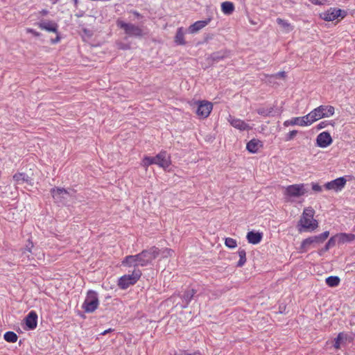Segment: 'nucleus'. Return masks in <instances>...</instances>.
Instances as JSON below:
<instances>
[{"mask_svg": "<svg viewBox=\"0 0 355 355\" xmlns=\"http://www.w3.org/2000/svg\"><path fill=\"white\" fill-rule=\"evenodd\" d=\"M315 210L312 207L304 209L302 215L299 220L300 232H311L318 227V222L314 218Z\"/></svg>", "mask_w": 355, "mask_h": 355, "instance_id": "obj_1", "label": "nucleus"}, {"mask_svg": "<svg viewBox=\"0 0 355 355\" xmlns=\"http://www.w3.org/2000/svg\"><path fill=\"white\" fill-rule=\"evenodd\" d=\"M155 164L161 168H168L171 165L170 156L164 150L159 152L155 157L144 156L141 161L142 167L147 168L148 166Z\"/></svg>", "mask_w": 355, "mask_h": 355, "instance_id": "obj_2", "label": "nucleus"}, {"mask_svg": "<svg viewBox=\"0 0 355 355\" xmlns=\"http://www.w3.org/2000/svg\"><path fill=\"white\" fill-rule=\"evenodd\" d=\"M307 193V184L304 183L286 186L283 190V195L286 202H293L294 199L301 198Z\"/></svg>", "mask_w": 355, "mask_h": 355, "instance_id": "obj_3", "label": "nucleus"}, {"mask_svg": "<svg viewBox=\"0 0 355 355\" xmlns=\"http://www.w3.org/2000/svg\"><path fill=\"white\" fill-rule=\"evenodd\" d=\"M334 110L333 105H320L313 109L308 115L311 118V121L316 122L322 118L332 116L334 114Z\"/></svg>", "mask_w": 355, "mask_h": 355, "instance_id": "obj_4", "label": "nucleus"}, {"mask_svg": "<svg viewBox=\"0 0 355 355\" xmlns=\"http://www.w3.org/2000/svg\"><path fill=\"white\" fill-rule=\"evenodd\" d=\"M141 272L139 269H134L131 274L123 275L118 279L119 288L125 290L135 285L140 279Z\"/></svg>", "mask_w": 355, "mask_h": 355, "instance_id": "obj_5", "label": "nucleus"}, {"mask_svg": "<svg viewBox=\"0 0 355 355\" xmlns=\"http://www.w3.org/2000/svg\"><path fill=\"white\" fill-rule=\"evenodd\" d=\"M99 304L100 302L96 291L89 290L87 292L85 300L82 304V309L85 313H92L98 309Z\"/></svg>", "mask_w": 355, "mask_h": 355, "instance_id": "obj_6", "label": "nucleus"}, {"mask_svg": "<svg viewBox=\"0 0 355 355\" xmlns=\"http://www.w3.org/2000/svg\"><path fill=\"white\" fill-rule=\"evenodd\" d=\"M159 255V249L156 247H152L148 250H144L139 254H136L139 259V263L141 266L148 265L158 257Z\"/></svg>", "mask_w": 355, "mask_h": 355, "instance_id": "obj_7", "label": "nucleus"}, {"mask_svg": "<svg viewBox=\"0 0 355 355\" xmlns=\"http://www.w3.org/2000/svg\"><path fill=\"white\" fill-rule=\"evenodd\" d=\"M117 27L123 30L126 35L130 37H141L144 35V33L140 27L134 25L133 24L126 23L121 19L116 21Z\"/></svg>", "mask_w": 355, "mask_h": 355, "instance_id": "obj_8", "label": "nucleus"}, {"mask_svg": "<svg viewBox=\"0 0 355 355\" xmlns=\"http://www.w3.org/2000/svg\"><path fill=\"white\" fill-rule=\"evenodd\" d=\"M194 104L197 106L196 114L198 115V118L205 119L209 117L211 110H213L212 103L206 100H202L195 101Z\"/></svg>", "mask_w": 355, "mask_h": 355, "instance_id": "obj_9", "label": "nucleus"}, {"mask_svg": "<svg viewBox=\"0 0 355 355\" xmlns=\"http://www.w3.org/2000/svg\"><path fill=\"white\" fill-rule=\"evenodd\" d=\"M319 17H320L322 20L327 21H332L338 18L343 19L345 17V11L340 8H330L319 14Z\"/></svg>", "mask_w": 355, "mask_h": 355, "instance_id": "obj_10", "label": "nucleus"}, {"mask_svg": "<svg viewBox=\"0 0 355 355\" xmlns=\"http://www.w3.org/2000/svg\"><path fill=\"white\" fill-rule=\"evenodd\" d=\"M347 180L345 177H340L330 182H327L323 187L327 191H332L334 192L341 191L345 186Z\"/></svg>", "mask_w": 355, "mask_h": 355, "instance_id": "obj_11", "label": "nucleus"}, {"mask_svg": "<svg viewBox=\"0 0 355 355\" xmlns=\"http://www.w3.org/2000/svg\"><path fill=\"white\" fill-rule=\"evenodd\" d=\"M227 121L231 124L232 128L239 130L240 131L250 130L252 129V127L250 126L249 123L232 115L228 116Z\"/></svg>", "mask_w": 355, "mask_h": 355, "instance_id": "obj_12", "label": "nucleus"}, {"mask_svg": "<svg viewBox=\"0 0 355 355\" xmlns=\"http://www.w3.org/2000/svg\"><path fill=\"white\" fill-rule=\"evenodd\" d=\"M333 139L329 132H322L316 137V145L319 148H326L332 144Z\"/></svg>", "mask_w": 355, "mask_h": 355, "instance_id": "obj_13", "label": "nucleus"}, {"mask_svg": "<svg viewBox=\"0 0 355 355\" xmlns=\"http://www.w3.org/2000/svg\"><path fill=\"white\" fill-rule=\"evenodd\" d=\"M320 243H322V242L317 240V239L314 236H311L306 239H304L303 241L301 242L300 252H306L309 250V249L314 248L315 245Z\"/></svg>", "mask_w": 355, "mask_h": 355, "instance_id": "obj_14", "label": "nucleus"}, {"mask_svg": "<svg viewBox=\"0 0 355 355\" xmlns=\"http://www.w3.org/2000/svg\"><path fill=\"white\" fill-rule=\"evenodd\" d=\"M263 147V144L262 141L256 138L252 139L246 144V150L249 151L250 153H257Z\"/></svg>", "mask_w": 355, "mask_h": 355, "instance_id": "obj_15", "label": "nucleus"}, {"mask_svg": "<svg viewBox=\"0 0 355 355\" xmlns=\"http://www.w3.org/2000/svg\"><path fill=\"white\" fill-rule=\"evenodd\" d=\"M291 119L293 121L294 125L300 127H307L315 123L314 121H311L309 114H305L302 117H293Z\"/></svg>", "mask_w": 355, "mask_h": 355, "instance_id": "obj_16", "label": "nucleus"}, {"mask_svg": "<svg viewBox=\"0 0 355 355\" xmlns=\"http://www.w3.org/2000/svg\"><path fill=\"white\" fill-rule=\"evenodd\" d=\"M211 21V18H208L206 20H199L196 21L194 24L189 26L188 31L189 33L193 34L201 29L206 27V26L209 25Z\"/></svg>", "mask_w": 355, "mask_h": 355, "instance_id": "obj_17", "label": "nucleus"}, {"mask_svg": "<svg viewBox=\"0 0 355 355\" xmlns=\"http://www.w3.org/2000/svg\"><path fill=\"white\" fill-rule=\"evenodd\" d=\"M263 236L262 232L250 231L247 232L246 239L250 244L257 245L261 241Z\"/></svg>", "mask_w": 355, "mask_h": 355, "instance_id": "obj_18", "label": "nucleus"}, {"mask_svg": "<svg viewBox=\"0 0 355 355\" xmlns=\"http://www.w3.org/2000/svg\"><path fill=\"white\" fill-rule=\"evenodd\" d=\"M337 243L344 244L347 242H352L355 240V235L353 234L340 233L333 236Z\"/></svg>", "mask_w": 355, "mask_h": 355, "instance_id": "obj_19", "label": "nucleus"}, {"mask_svg": "<svg viewBox=\"0 0 355 355\" xmlns=\"http://www.w3.org/2000/svg\"><path fill=\"white\" fill-rule=\"evenodd\" d=\"M38 316L37 315L35 311H29L26 318H25V324L28 328L31 329H35L37 327V319Z\"/></svg>", "mask_w": 355, "mask_h": 355, "instance_id": "obj_20", "label": "nucleus"}, {"mask_svg": "<svg viewBox=\"0 0 355 355\" xmlns=\"http://www.w3.org/2000/svg\"><path fill=\"white\" fill-rule=\"evenodd\" d=\"M51 195L53 199L61 201L64 199L65 195H68V191L64 188H52L50 191Z\"/></svg>", "mask_w": 355, "mask_h": 355, "instance_id": "obj_21", "label": "nucleus"}, {"mask_svg": "<svg viewBox=\"0 0 355 355\" xmlns=\"http://www.w3.org/2000/svg\"><path fill=\"white\" fill-rule=\"evenodd\" d=\"M121 264L126 267H136L140 266L136 255H127L121 261Z\"/></svg>", "mask_w": 355, "mask_h": 355, "instance_id": "obj_22", "label": "nucleus"}, {"mask_svg": "<svg viewBox=\"0 0 355 355\" xmlns=\"http://www.w3.org/2000/svg\"><path fill=\"white\" fill-rule=\"evenodd\" d=\"M348 335L345 332H340L337 337L334 338V347L336 349H340L341 344L347 340Z\"/></svg>", "mask_w": 355, "mask_h": 355, "instance_id": "obj_23", "label": "nucleus"}, {"mask_svg": "<svg viewBox=\"0 0 355 355\" xmlns=\"http://www.w3.org/2000/svg\"><path fill=\"white\" fill-rule=\"evenodd\" d=\"M39 28L50 33H58V26L53 22H42L39 24Z\"/></svg>", "mask_w": 355, "mask_h": 355, "instance_id": "obj_24", "label": "nucleus"}, {"mask_svg": "<svg viewBox=\"0 0 355 355\" xmlns=\"http://www.w3.org/2000/svg\"><path fill=\"white\" fill-rule=\"evenodd\" d=\"M221 11L224 15H232L234 12V4L231 1H224L220 5Z\"/></svg>", "mask_w": 355, "mask_h": 355, "instance_id": "obj_25", "label": "nucleus"}, {"mask_svg": "<svg viewBox=\"0 0 355 355\" xmlns=\"http://www.w3.org/2000/svg\"><path fill=\"white\" fill-rule=\"evenodd\" d=\"M174 42L176 44L183 46L185 44L184 28L180 27L177 29Z\"/></svg>", "mask_w": 355, "mask_h": 355, "instance_id": "obj_26", "label": "nucleus"}, {"mask_svg": "<svg viewBox=\"0 0 355 355\" xmlns=\"http://www.w3.org/2000/svg\"><path fill=\"white\" fill-rule=\"evenodd\" d=\"M196 291L193 288L188 289L184 291L183 296H182V300H184L185 305L187 306L188 304L191 302L192 298L194 297Z\"/></svg>", "mask_w": 355, "mask_h": 355, "instance_id": "obj_27", "label": "nucleus"}, {"mask_svg": "<svg viewBox=\"0 0 355 355\" xmlns=\"http://www.w3.org/2000/svg\"><path fill=\"white\" fill-rule=\"evenodd\" d=\"M276 22H277L279 26H281L286 33H289L293 30V26H291V24L286 20L282 19V18H277V19H276Z\"/></svg>", "mask_w": 355, "mask_h": 355, "instance_id": "obj_28", "label": "nucleus"}, {"mask_svg": "<svg viewBox=\"0 0 355 355\" xmlns=\"http://www.w3.org/2000/svg\"><path fill=\"white\" fill-rule=\"evenodd\" d=\"M326 284L334 288L340 285V279L338 276H329L325 279Z\"/></svg>", "mask_w": 355, "mask_h": 355, "instance_id": "obj_29", "label": "nucleus"}, {"mask_svg": "<svg viewBox=\"0 0 355 355\" xmlns=\"http://www.w3.org/2000/svg\"><path fill=\"white\" fill-rule=\"evenodd\" d=\"M17 338L18 337L16 333L12 331H7L4 334V339L8 343H16L17 341Z\"/></svg>", "mask_w": 355, "mask_h": 355, "instance_id": "obj_30", "label": "nucleus"}, {"mask_svg": "<svg viewBox=\"0 0 355 355\" xmlns=\"http://www.w3.org/2000/svg\"><path fill=\"white\" fill-rule=\"evenodd\" d=\"M27 178H28V176H26L25 174L21 173H17L14 174L13 180L17 184H23L24 182L27 181Z\"/></svg>", "mask_w": 355, "mask_h": 355, "instance_id": "obj_31", "label": "nucleus"}, {"mask_svg": "<svg viewBox=\"0 0 355 355\" xmlns=\"http://www.w3.org/2000/svg\"><path fill=\"white\" fill-rule=\"evenodd\" d=\"M239 260L238 261L237 266L239 267H242L243 265H245L246 262V252L244 250H239Z\"/></svg>", "mask_w": 355, "mask_h": 355, "instance_id": "obj_32", "label": "nucleus"}, {"mask_svg": "<svg viewBox=\"0 0 355 355\" xmlns=\"http://www.w3.org/2000/svg\"><path fill=\"white\" fill-rule=\"evenodd\" d=\"M159 254H162V259H166L173 257L174 254V251L172 249L165 248L162 250H159Z\"/></svg>", "mask_w": 355, "mask_h": 355, "instance_id": "obj_33", "label": "nucleus"}, {"mask_svg": "<svg viewBox=\"0 0 355 355\" xmlns=\"http://www.w3.org/2000/svg\"><path fill=\"white\" fill-rule=\"evenodd\" d=\"M225 245H226L227 248L230 249H234L236 248L238 244L236 243V241L233 238H226L225 239Z\"/></svg>", "mask_w": 355, "mask_h": 355, "instance_id": "obj_34", "label": "nucleus"}, {"mask_svg": "<svg viewBox=\"0 0 355 355\" xmlns=\"http://www.w3.org/2000/svg\"><path fill=\"white\" fill-rule=\"evenodd\" d=\"M257 114L263 116L265 117L269 116L271 115V113L272 112V108L265 110L264 108H259L257 109Z\"/></svg>", "mask_w": 355, "mask_h": 355, "instance_id": "obj_35", "label": "nucleus"}, {"mask_svg": "<svg viewBox=\"0 0 355 355\" xmlns=\"http://www.w3.org/2000/svg\"><path fill=\"white\" fill-rule=\"evenodd\" d=\"M34 248V244L31 240H28V243L26 244V246H25L24 249L21 250V253L26 254V253H32V249Z\"/></svg>", "mask_w": 355, "mask_h": 355, "instance_id": "obj_36", "label": "nucleus"}, {"mask_svg": "<svg viewBox=\"0 0 355 355\" xmlns=\"http://www.w3.org/2000/svg\"><path fill=\"white\" fill-rule=\"evenodd\" d=\"M329 236V232L326 231L320 235L314 236L315 238L318 239V241L323 243Z\"/></svg>", "mask_w": 355, "mask_h": 355, "instance_id": "obj_37", "label": "nucleus"}, {"mask_svg": "<svg viewBox=\"0 0 355 355\" xmlns=\"http://www.w3.org/2000/svg\"><path fill=\"white\" fill-rule=\"evenodd\" d=\"M336 240L334 239V238L332 236L329 239L328 243H326L325 245V247H324V250L325 251H327L329 250L330 248H332L335 245V243H336Z\"/></svg>", "mask_w": 355, "mask_h": 355, "instance_id": "obj_38", "label": "nucleus"}, {"mask_svg": "<svg viewBox=\"0 0 355 355\" xmlns=\"http://www.w3.org/2000/svg\"><path fill=\"white\" fill-rule=\"evenodd\" d=\"M297 130H296L290 131L286 135V141H290L291 140H293V139L297 135Z\"/></svg>", "mask_w": 355, "mask_h": 355, "instance_id": "obj_39", "label": "nucleus"}, {"mask_svg": "<svg viewBox=\"0 0 355 355\" xmlns=\"http://www.w3.org/2000/svg\"><path fill=\"white\" fill-rule=\"evenodd\" d=\"M311 189H312V190H313V191H315V192H321L322 191V187L320 186L319 184L315 183V182L311 183Z\"/></svg>", "mask_w": 355, "mask_h": 355, "instance_id": "obj_40", "label": "nucleus"}, {"mask_svg": "<svg viewBox=\"0 0 355 355\" xmlns=\"http://www.w3.org/2000/svg\"><path fill=\"white\" fill-rule=\"evenodd\" d=\"M271 77H274L275 78H285L286 77V73L285 71H279L277 73H275L273 75L271 76Z\"/></svg>", "mask_w": 355, "mask_h": 355, "instance_id": "obj_41", "label": "nucleus"}, {"mask_svg": "<svg viewBox=\"0 0 355 355\" xmlns=\"http://www.w3.org/2000/svg\"><path fill=\"white\" fill-rule=\"evenodd\" d=\"M283 125L285 127L294 126V123L293 121L291 119H290L284 121V123H283Z\"/></svg>", "mask_w": 355, "mask_h": 355, "instance_id": "obj_42", "label": "nucleus"}, {"mask_svg": "<svg viewBox=\"0 0 355 355\" xmlns=\"http://www.w3.org/2000/svg\"><path fill=\"white\" fill-rule=\"evenodd\" d=\"M26 32H27V33H32V34H33V35H35V36H38V35H39V33H37L36 31H35V30H34V29H32V28H28V29L26 30Z\"/></svg>", "mask_w": 355, "mask_h": 355, "instance_id": "obj_43", "label": "nucleus"}, {"mask_svg": "<svg viewBox=\"0 0 355 355\" xmlns=\"http://www.w3.org/2000/svg\"><path fill=\"white\" fill-rule=\"evenodd\" d=\"M327 123L326 121H322L318 124V129H322L327 126Z\"/></svg>", "mask_w": 355, "mask_h": 355, "instance_id": "obj_44", "label": "nucleus"}, {"mask_svg": "<svg viewBox=\"0 0 355 355\" xmlns=\"http://www.w3.org/2000/svg\"><path fill=\"white\" fill-rule=\"evenodd\" d=\"M132 14L135 15V17L137 18H141V15L139 12H137V11H132Z\"/></svg>", "mask_w": 355, "mask_h": 355, "instance_id": "obj_45", "label": "nucleus"}, {"mask_svg": "<svg viewBox=\"0 0 355 355\" xmlns=\"http://www.w3.org/2000/svg\"><path fill=\"white\" fill-rule=\"evenodd\" d=\"M112 331V329H107L106 330H105L103 333H101V335H106L108 333H110Z\"/></svg>", "mask_w": 355, "mask_h": 355, "instance_id": "obj_46", "label": "nucleus"}, {"mask_svg": "<svg viewBox=\"0 0 355 355\" xmlns=\"http://www.w3.org/2000/svg\"><path fill=\"white\" fill-rule=\"evenodd\" d=\"M60 40V37L57 35L55 40H52V42L54 44V43L59 42Z\"/></svg>", "mask_w": 355, "mask_h": 355, "instance_id": "obj_47", "label": "nucleus"}, {"mask_svg": "<svg viewBox=\"0 0 355 355\" xmlns=\"http://www.w3.org/2000/svg\"><path fill=\"white\" fill-rule=\"evenodd\" d=\"M197 354H198V352H195V353H186V352H184V354H182V355H196Z\"/></svg>", "mask_w": 355, "mask_h": 355, "instance_id": "obj_48", "label": "nucleus"}, {"mask_svg": "<svg viewBox=\"0 0 355 355\" xmlns=\"http://www.w3.org/2000/svg\"><path fill=\"white\" fill-rule=\"evenodd\" d=\"M41 13L42 15H47V11L46 10H42L41 11Z\"/></svg>", "mask_w": 355, "mask_h": 355, "instance_id": "obj_49", "label": "nucleus"}, {"mask_svg": "<svg viewBox=\"0 0 355 355\" xmlns=\"http://www.w3.org/2000/svg\"><path fill=\"white\" fill-rule=\"evenodd\" d=\"M49 1L52 2V3H57V2L59 1V0H49Z\"/></svg>", "mask_w": 355, "mask_h": 355, "instance_id": "obj_50", "label": "nucleus"}, {"mask_svg": "<svg viewBox=\"0 0 355 355\" xmlns=\"http://www.w3.org/2000/svg\"><path fill=\"white\" fill-rule=\"evenodd\" d=\"M103 1H111V0H103Z\"/></svg>", "mask_w": 355, "mask_h": 355, "instance_id": "obj_51", "label": "nucleus"}, {"mask_svg": "<svg viewBox=\"0 0 355 355\" xmlns=\"http://www.w3.org/2000/svg\"><path fill=\"white\" fill-rule=\"evenodd\" d=\"M74 2H75V3H77V0H74Z\"/></svg>", "mask_w": 355, "mask_h": 355, "instance_id": "obj_52", "label": "nucleus"}, {"mask_svg": "<svg viewBox=\"0 0 355 355\" xmlns=\"http://www.w3.org/2000/svg\"><path fill=\"white\" fill-rule=\"evenodd\" d=\"M91 1H102V0H91Z\"/></svg>", "mask_w": 355, "mask_h": 355, "instance_id": "obj_53", "label": "nucleus"}]
</instances>
